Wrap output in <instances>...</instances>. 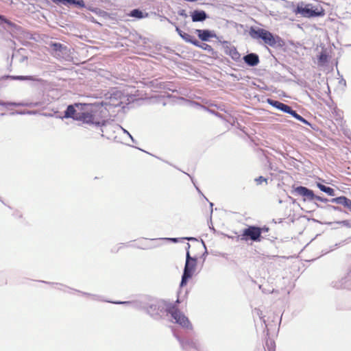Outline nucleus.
Returning <instances> with one entry per match:
<instances>
[{"instance_id":"nucleus-6","label":"nucleus","mask_w":351,"mask_h":351,"mask_svg":"<svg viewBox=\"0 0 351 351\" xmlns=\"http://www.w3.org/2000/svg\"><path fill=\"white\" fill-rule=\"evenodd\" d=\"M250 35L254 38L263 39L265 43L271 47L274 46L276 43V39L273 34L264 29L260 28L256 30L252 29L250 30Z\"/></svg>"},{"instance_id":"nucleus-5","label":"nucleus","mask_w":351,"mask_h":351,"mask_svg":"<svg viewBox=\"0 0 351 351\" xmlns=\"http://www.w3.org/2000/svg\"><path fill=\"white\" fill-rule=\"evenodd\" d=\"M197 259L191 257L189 252H187L186 264L181 281V286L186 285L188 280L192 277L195 271Z\"/></svg>"},{"instance_id":"nucleus-25","label":"nucleus","mask_w":351,"mask_h":351,"mask_svg":"<svg viewBox=\"0 0 351 351\" xmlns=\"http://www.w3.org/2000/svg\"><path fill=\"white\" fill-rule=\"evenodd\" d=\"M3 23H7L8 25L10 24V22L8 19H6L3 16L0 15V25Z\"/></svg>"},{"instance_id":"nucleus-15","label":"nucleus","mask_w":351,"mask_h":351,"mask_svg":"<svg viewBox=\"0 0 351 351\" xmlns=\"http://www.w3.org/2000/svg\"><path fill=\"white\" fill-rule=\"evenodd\" d=\"M176 31L178 34L186 42L191 43L193 44V42L195 40V39L191 35L182 32L179 27H176Z\"/></svg>"},{"instance_id":"nucleus-10","label":"nucleus","mask_w":351,"mask_h":351,"mask_svg":"<svg viewBox=\"0 0 351 351\" xmlns=\"http://www.w3.org/2000/svg\"><path fill=\"white\" fill-rule=\"evenodd\" d=\"M245 62L251 66H254L259 63L258 56L256 53H250L243 57Z\"/></svg>"},{"instance_id":"nucleus-19","label":"nucleus","mask_w":351,"mask_h":351,"mask_svg":"<svg viewBox=\"0 0 351 351\" xmlns=\"http://www.w3.org/2000/svg\"><path fill=\"white\" fill-rule=\"evenodd\" d=\"M130 16H132V17L138 18V19H142L145 16L143 15V13L138 9H134V10H132L130 14Z\"/></svg>"},{"instance_id":"nucleus-4","label":"nucleus","mask_w":351,"mask_h":351,"mask_svg":"<svg viewBox=\"0 0 351 351\" xmlns=\"http://www.w3.org/2000/svg\"><path fill=\"white\" fill-rule=\"evenodd\" d=\"M84 108L83 107V110L80 111V115L78 117H76V121L97 126L104 125L105 121L104 120L96 117L92 111L85 110Z\"/></svg>"},{"instance_id":"nucleus-22","label":"nucleus","mask_w":351,"mask_h":351,"mask_svg":"<svg viewBox=\"0 0 351 351\" xmlns=\"http://www.w3.org/2000/svg\"><path fill=\"white\" fill-rule=\"evenodd\" d=\"M50 47L55 51H61L63 49V45L61 43H51L50 44Z\"/></svg>"},{"instance_id":"nucleus-16","label":"nucleus","mask_w":351,"mask_h":351,"mask_svg":"<svg viewBox=\"0 0 351 351\" xmlns=\"http://www.w3.org/2000/svg\"><path fill=\"white\" fill-rule=\"evenodd\" d=\"M193 45H194L195 46H197L204 50H206V51L211 53L212 54L214 52L213 48L210 45H208L206 43H199V42L197 41L196 39L194 42H193Z\"/></svg>"},{"instance_id":"nucleus-12","label":"nucleus","mask_w":351,"mask_h":351,"mask_svg":"<svg viewBox=\"0 0 351 351\" xmlns=\"http://www.w3.org/2000/svg\"><path fill=\"white\" fill-rule=\"evenodd\" d=\"M268 102L272 106L285 112L289 113L291 108L280 101H275L272 99H268Z\"/></svg>"},{"instance_id":"nucleus-8","label":"nucleus","mask_w":351,"mask_h":351,"mask_svg":"<svg viewBox=\"0 0 351 351\" xmlns=\"http://www.w3.org/2000/svg\"><path fill=\"white\" fill-rule=\"evenodd\" d=\"M294 192L299 195L306 197L308 200H314L315 195L312 190L308 189L305 186H298L294 189Z\"/></svg>"},{"instance_id":"nucleus-11","label":"nucleus","mask_w":351,"mask_h":351,"mask_svg":"<svg viewBox=\"0 0 351 351\" xmlns=\"http://www.w3.org/2000/svg\"><path fill=\"white\" fill-rule=\"evenodd\" d=\"M331 202L332 203L341 204L344 207L348 208L351 210V200L345 196L337 197L332 199Z\"/></svg>"},{"instance_id":"nucleus-27","label":"nucleus","mask_w":351,"mask_h":351,"mask_svg":"<svg viewBox=\"0 0 351 351\" xmlns=\"http://www.w3.org/2000/svg\"><path fill=\"white\" fill-rule=\"evenodd\" d=\"M0 105L1 106H5V103L3 102V101H0Z\"/></svg>"},{"instance_id":"nucleus-26","label":"nucleus","mask_w":351,"mask_h":351,"mask_svg":"<svg viewBox=\"0 0 351 351\" xmlns=\"http://www.w3.org/2000/svg\"><path fill=\"white\" fill-rule=\"evenodd\" d=\"M315 199H317L318 201L322 202H326L328 201L327 199L321 197L319 196L315 195Z\"/></svg>"},{"instance_id":"nucleus-24","label":"nucleus","mask_w":351,"mask_h":351,"mask_svg":"<svg viewBox=\"0 0 351 351\" xmlns=\"http://www.w3.org/2000/svg\"><path fill=\"white\" fill-rule=\"evenodd\" d=\"M255 181L257 183V184H261L263 182H267V180L263 176H259L258 178H256Z\"/></svg>"},{"instance_id":"nucleus-9","label":"nucleus","mask_w":351,"mask_h":351,"mask_svg":"<svg viewBox=\"0 0 351 351\" xmlns=\"http://www.w3.org/2000/svg\"><path fill=\"white\" fill-rule=\"evenodd\" d=\"M223 46L224 53L230 56L234 61H239L241 59V54L237 51V48L228 43Z\"/></svg>"},{"instance_id":"nucleus-23","label":"nucleus","mask_w":351,"mask_h":351,"mask_svg":"<svg viewBox=\"0 0 351 351\" xmlns=\"http://www.w3.org/2000/svg\"><path fill=\"white\" fill-rule=\"evenodd\" d=\"M9 77L12 80H32V77L31 76L17 75V76H10Z\"/></svg>"},{"instance_id":"nucleus-14","label":"nucleus","mask_w":351,"mask_h":351,"mask_svg":"<svg viewBox=\"0 0 351 351\" xmlns=\"http://www.w3.org/2000/svg\"><path fill=\"white\" fill-rule=\"evenodd\" d=\"M196 32L198 37L203 41L208 40V39L213 36L211 32L207 29H197Z\"/></svg>"},{"instance_id":"nucleus-18","label":"nucleus","mask_w":351,"mask_h":351,"mask_svg":"<svg viewBox=\"0 0 351 351\" xmlns=\"http://www.w3.org/2000/svg\"><path fill=\"white\" fill-rule=\"evenodd\" d=\"M289 114H291L296 119H298L306 124H308V121L304 118H303L302 116L298 114L295 110H293L292 109H291Z\"/></svg>"},{"instance_id":"nucleus-1","label":"nucleus","mask_w":351,"mask_h":351,"mask_svg":"<svg viewBox=\"0 0 351 351\" xmlns=\"http://www.w3.org/2000/svg\"><path fill=\"white\" fill-rule=\"evenodd\" d=\"M293 12L295 14H301L303 17L306 18L324 16L325 15V10L320 5L305 4L303 2L299 3L297 5Z\"/></svg>"},{"instance_id":"nucleus-17","label":"nucleus","mask_w":351,"mask_h":351,"mask_svg":"<svg viewBox=\"0 0 351 351\" xmlns=\"http://www.w3.org/2000/svg\"><path fill=\"white\" fill-rule=\"evenodd\" d=\"M317 186L323 192H325L329 195L334 196L335 191L333 189L326 186L325 185L322 184L321 183H317Z\"/></svg>"},{"instance_id":"nucleus-13","label":"nucleus","mask_w":351,"mask_h":351,"mask_svg":"<svg viewBox=\"0 0 351 351\" xmlns=\"http://www.w3.org/2000/svg\"><path fill=\"white\" fill-rule=\"evenodd\" d=\"M191 18L193 22L203 21L206 19V14L203 10H195L191 13Z\"/></svg>"},{"instance_id":"nucleus-3","label":"nucleus","mask_w":351,"mask_h":351,"mask_svg":"<svg viewBox=\"0 0 351 351\" xmlns=\"http://www.w3.org/2000/svg\"><path fill=\"white\" fill-rule=\"evenodd\" d=\"M167 312L169 313L175 319V322L183 328H191V324L189 319L178 309L175 305H171L167 308Z\"/></svg>"},{"instance_id":"nucleus-20","label":"nucleus","mask_w":351,"mask_h":351,"mask_svg":"<svg viewBox=\"0 0 351 351\" xmlns=\"http://www.w3.org/2000/svg\"><path fill=\"white\" fill-rule=\"evenodd\" d=\"M327 62V55L325 52H322L318 57V64L324 65Z\"/></svg>"},{"instance_id":"nucleus-7","label":"nucleus","mask_w":351,"mask_h":351,"mask_svg":"<svg viewBox=\"0 0 351 351\" xmlns=\"http://www.w3.org/2000/svg\"><path fill=\"white\" fill-rule=\"evenodd\" d=\"M87 106H88V104L82 103H75L73 105H69L64 112V117L66 119L71 118L76 120V117H78L80 115V111L83 110V107Z\"/></svg>"},{"instance_id":"nucleus-21","label":"nucleus","mask_w":351,"mask_h":351,"mask_svg":"<svg viewBox=\"0 0 351 351\" xmlns=\"http://www.w3.org/2000/svg\"><path fill=\"white\" fill-rule=\"evenodd\" d=\"M267 351H275L276 343L273 340H268L266 342Z\"/></svg>"},{"instance_id":"nucleus-2","label":"nucleus","mask_w":351,"mask_h":351,"mask_svg":"<svg viewBox=\"0 0 351 351\" xmlns=\"http://www.w3.org/2000/svg\"><path fill=\"white\" fill-rule=\"evenodd\" d=\"M263 230L264 229L257 226H248L247 228L243 230L240 239L245 241L251 240L252 241L260 242L262 239L261 234Z\"/></svg>"}]
</instances>
